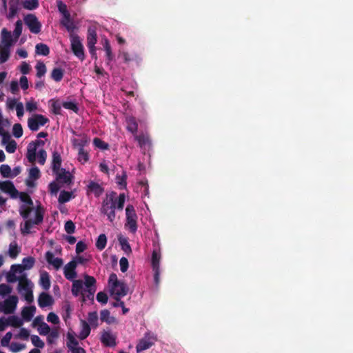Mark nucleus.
<instances>
[{"label":"nucleus","instance_id":"nucleus-1","mask_svg":"<svg viewBox=\"0 0 353 353\" xmlns=\"http://www.w3.org/2000/svg\"><path fill=\"white\" fill-rule=\"evenodd\" d=\"M19 194L21 201L28 205H21L19 210L21 217L26 220L23 226L21 227V232L23 235H26L31 233V228L34 225H39L43 222L45 211L43 208L39 205L35 209L34 219H29L30 214L33 210V201L26 192H21Z\"/></svg>","mask_w":353,"mask_h":353},{"label":"nucleus","instance_id":"nucleus-2","mask_svg":"<svg viewBox=\"0 0 353 353\" xmlns=\"http://www.w3.org/2000/svg\"><path fill=\"white\" fill-rule=\"evenodd\" d=\"M116 192L112 191L106 194L101 203L100 212L107 216L108 220L112 223L116 217L115 210H122L124 207L125 196L121 193L118 197Z\"/></svg>","mask_w":353,"mask_h":353},{"label":"nucleus","instance_id":"nucleus-3","mask_svg":"<svg viewBox=\"0 0 353 353\" xmlns=\"http://www.w3.org/2000/svg\"><path fill=\"white\" fill-rule=\"evenodd\" d=\"M126 222L125 228L132 233H135L137 230V214L134 207L132 205H128L125 208Z\"/></svg>","mask_w":353,"mask_h":353},{"label":"nucleus","instance_id":"nucleus-4","mask_svg":"<svg viewBox=\"0 0 353 353\" xmlns=\"http://www.w3.org/2000/svg\"><path fill=\"white\" fill-rule=\"evenodd\" d=\"M71 42V50L74 54L80 60L83 61L85 58L83 46L77 34L70 35Z\"/></svg>","mask_w":353,"mask_h":353},{"label":"nucleus","instance_id":"nucleus-5","mask_svg":"<svg viewBox=\"0 0 353 353\" xmlns=\"http://www.w3.org/2000/svg\"><path fill=\"white\" fill-rule=\"evenodd\" d=\"M49 122V119L45 116L35 114L28 119V126L30 130L37 131L40 126L45 125Z\"/></svg>","mask_w":353,"mask_h":353},{"label":"nucleus","instance_id":"nucleus-6","mask_svg":"<svg viewBox=\"0 0 353 353\" xmlns=\"http://www.w3.org/2000/svg\"><path fill=\"white\" fill-rule=\"evenodd\" d=\"M23 21L32 33L39 34L41 32V23L34 14H28Z\"/></svg>","mask_w":353,"mask_h":353},{"label":"nucleus","instance_id":"nucleus-7","mask_svg":"<svg viewBox=\"0 0 353 353\" xmlns=\"http://www.w3.org/2000/svg\"><path fill=\"white\" fill-rule=\"evenodd\" d=\"M18 297L16 295L10 296L3 302H1L2 312L4 314H12L16 310Z\"/></svg>","mask_w":353,"mask_h":353},{"label":"nucleus","instance_id":"nucleus-8","mask_svg":"<svg viewBox=\"0 0 353 353\" xmlns=\"http://www.w3.org/2000/svg\"><path fill=\"white\" fill-rule=\"evenodd\" d=\"M77 261L72 260L68 263L63 269V274L65 277L69 281H73L77 277V274L76 272Z\"/></svg>","mask_w":353,"mask_h":353},{"label":"nucleus","instance_id":"nucleus-9","mask_svg":"<svg viewBox=\"0 0 353 353\" xmlns=\"http://www.w3.org/2000/svg\"><path fill=\"white\" fill-rule=\"evenodd\" d=\"M53 173L56 174V180L59 183L68 185L72 183L74 176L70 173V172L66 171L65 169L62 168L59 170V171Z\"/></svg>","mask_w":353,"mask_h":353},{"label":"nucleus","instance_id":"nucleus-10","mask_svg":"<svg viewBox=\"0 0 353 353\" xmlns=\"http://www.w3.org/2000/svg\"><path fill=\"white\" fill-rule=\"evenodd\" d=\"M0 190L9 194L14 199L19 195L18 190L15 188L13 183L10 181H0Z\"/></svg>","mask_w":353,"mask_h":353},{"label":"nucleus","instance_id":"nucleus-11","mask_svg":"<svg viewBox=\"0 0 353 353\" xmlns=\"http://www.w3.org/2000/svg\"><path fill=\"white\" fill-rule=\"evenodd\" d=\"M32 283L31 281L27 278L26 274L20 276V279L17 287L18 292L23 294L24 292L32 290Z\"/></svg>","mask_w":353,"mask_h":353},{"label":"nucleus","instance_id":"nucleus-12","mask_svg":"<svg viewBox=\"0 0 353 353\" xmlns=\"http://www.w3.org/2000/svg\"><path fill=\"white\" fill-rule=\"evenodd\" d=\"M100 339L101 342L105 347H113L117 345L116 336L113 335L110 331H103L101 334Z\"/></svg>","mask_w":353,"mask_h":353},{"label":"nucleus","instance_id":"nucleus-13","mask_svg":"<svg viewBox=\"0 0 353 353\" xmlns=\"http://www.w3.org/2000/svg\"><path fill=\"white\" fill-rule=\"evenodd\" d=\"M60 24L65 28L70 35L75 34L74 31L77 28L74 21L71 19V15L67 16V18L62 17L60 20Z\"/></svg>","mask_w":353,"mask_h":353},{"label":"nucleus","instance_id":"nucleus-14","mask_svg":"<svg viewBox=\"0 0 353 353\" xmlns=\"http://www.w3.org/2000/svg\"><path fill=\"white\" fill-rule=\"evenodd\" d=\"M97 41V28L94 26H90L87 34V46L88 48H93Z\"/></svg>","mask_w":353,"mask_h":353},{"label":"nucleus","instance_id":"nucleus-15","mask_svg":"<svg viewBox=\"0 0 353 353\" xmlns=\"http://www.w3.org/2000/svg\"><path fill=\"white\" fill-rule=\"evenodd\" d=\"M110 292L115 296H124L128 293V287L124 283L119 282V284L111 288Z\"/></svg>","mask_w":353,"mask_h":353},{"label":"nucleus","instance_id":"nucleus-16","mask_svg":"<svg viewBox=\"0 0 353 353\" xmlns=\"http://www.w3.org/2000/svg\"><path fill=\"white\" fill-rule=\"evenodd\" d=\"M54 301L51 295L46 292H41L38 298V305L43 308L52 305Z\"/></svg>","mask_w":353,"mask_h":353},{"label":"nucleus","instance_id":"nucleus-17","mask_svg":"<svg viewBox=\"0 0 353 353\" xmlns=\"http://www.w3.org/2000/svg\"><path fill=\"white\" fill-rule=\"evenodd\" d=\"M88 190L92 192L97 197L101 196L104 192L103 188L93 181H91L88 185Z\"/></svg>","mask_w":353,"mask_h":353},{"label":"nucleus","instance_id":"nucleus-18","mask_svg":"<svg viewBox=\"0 0 353 353\" xmlns=\"http://www.w3.org/2000/svg\"><path fill=\"white\" fill-rule=\"evenodd\" d=\"M61 161L62 160L60 154L57 151L53 152L52 162V170L53 172H57L61 169Z\"/></svg>","mask_w":353,"mask_h":353},{"label":"nucleus","instance_id":"nucleus-19","mask_svg":"<svg viewBox=\"0 0 353 353\" xmlns=\"http://www.w3.org/2000/svg\"><path fill=\"white\" fill-rule=\"evenodd\" d=\"M37 147L34 143L30 142L27 147L26 157L30 163H34L36 161Z\"/></svg>","mask_w":353,"mask_h":353},{"label":"nucleus","instance_id":"nucleus-20","mask_svg":"<svg viewBox=\"0 0 353 353\" xmlns=\"http://www.w3.org/2000/svg\"><path fill=\"white\" fill-rule=\"evenodd\" d=\"M36 311V307L33 305L24 307L21 311V316L24 321H30Z\"/></svg>","mask_w":353,"mask_h":353},{"label":"nucleus","instance_id":"nucleus-21","mask_svg":"<svg viewBox=\"0 0 353 353\" xmlns=\"http://www.w3.org/2000/svg\"><path fill=\"white\" fill-rule=\"evenodd\" d=\"M2 43L3 46H8L10 48L13 43L11 32L6 28H3L1 30Z\"/></svg>","mask_w":353,"mask_h":353},{"label":"nucleus","instance_id":"nucleus-22","mask_svg":"<svg viewBox=\"0 0 353 353\" xmlns=\"http://www.w3.org/2000/svg\"><path fill=\"white\" fill-rule=\"evenodd\" d=\"M127 130L132 134H136L138 130V123L134 117H126Z\"/></svg>","mask_w":353,"mask_h":353},{"label":"nucleus","instance_id":"nucleus-23","mask_svg":"<svg viewBox=\"0 0 353 353\" xmlns=\"http://www.w3.org/2000/svg\"><path fill=\"white\" fill-rule=\"evenodd\" d=\"M83 283L81 280H73L71 292L74 296H78L80 293L83 292Z\"/></svg>","mask_w":353,"mask_h":353},{"label":"nucleus","instance_id":"nucleus-24","mask_svg":"<svg viewBox=\"0 0 353 353\" xmlns=\"http://www.w3.org/2000/svg\"><path fill=\"white\" fill-rule=\"evenodd\" d=\"M40 285L45 290H48L50 288V275L47 272H43L41 274Z\"/></svg>","mask_w":353,"mask_h":353},{"label":"nucleus","instance_id":"nucleus-25","mask_svg":"<svg viewBox=\"0 0 353 353\" xmlns=\"http://www.w3.org/2000/svg\"><path fill=\"white\" fill-rule=\"evenodd\" d=\"M64 75V70L61 68H54L51 72V78L56 82L62 80Z\"/></svg>","mask_w":353,"mask_h":353},{"label":"nucleus","instance_id":"nucleus-26","mask_svg":"<svg viewBox=\"0 0 353 353\" xmlns=\"http://www.w3.org/2000/svg\"><path fill=\"white\" fill-rule=\"evenodd\" d=\"M97 290V288H92L90 290H84L83 292H81V300L82 302H85L86 299L94 301V294Z\"/></svg>","mask_w":353,"mask_h":353},{"label":"nucleus","instance_id":"nucleus-27","mask_svg":"<svg viewBox=\"0 0 353 353\" xmlns=\"http://www.w3.org/2000/svg\"><path fill=\"white\" fill-rule=\"evenodd\" d=\"M103 46L106 52L108 63H109L110 61L113 60L114 56L112 53L110 42L106 38H104L103 39Z\"/></svg>","mask_w":353,"mask_h":353},{"label":"nucleus","instance_id":"nucleus-28","mask_svg":"<svg viewBox=\"0 0 353 353\" xmlns=\"http://www.w3.org/2000/svg\"><path fill=\"white\" fill-rule=\"evenodd\" d=\"M152 345V342L150 341L148 339L144 338L140 340L139 343L137 344L136 348L137 352H140L141 351H143L145 350L148 349Z\"/></svg>","mask_w":353,"mask_h":353},{"label":"nucleus","instance_id":"nucleus-29","mask_svg":"<svg viewBox=\"0 0 353 353\" xmlns=\"http://www.w3.org/2000/svg\"><path fill=\"white\" fill-rule=\"evenodd\" d=\"M49 103H51L50 110L54 114H61V104L59 100L51 99Z\"/></svg>","mask_w":353,"mask_h":353},{"label":"nucleus","instance_id":"nucleus-30","mask_svg":"<svg viewBox=\"0 0 353 353\" xmlns=\"http://www.w3.org/2000/svg\"><path fill=\"white\" fill-rule=\"evenodd\" d=\"M82 324V330L79 334V338L81 340H83L86 339L90 334V325L85 321L82 320L81 321Z\"/></svg>","mask_w":353,"mask_h":353},{"label":"nucleus","instance_id":"nucleus-31","mask_svg":"<svg viewBox=\"0 0 353 353\" xmlns=\"http://www.w3.org/2000/svg\"><path fill=\"white\" fill-rule=\"evenodd\" d=\"M8 325L14 327H20L23 325V321L17 316H10L8 319Z\"/></svg>","mask_w":353,"mask_h":353},{"label":"nucleus","instance_id":"nucleus-32","mask_svg":"<svg viewBox=\"0 0 353 353\" xmlns=\"http://www.w3.org/2000/svg\"><path fill=\"white\" fill-rule=\"evenodd\" d=\"M39 6V0H23V7L28 10H35Z\"/></svg>","mask_w":353,"mask_h":353},{"label":"nucleus","instance_id":"nucleus-33","mask_svg":"<svg viewBox=\"0 0 353 353\" xmlns=\"http://www.w3.org/2000/svg\"><path fill=\"white\" fill-rule=\"evenodd\" d=\"M89 139L86 135H83L81 139H74L72 143L74 146L78 147L79 148H84L89 143Z\"/></svg>","mask_w":353,"mask_h":353},{"label":"nucleus","instance_id":"nucleus-34","mask_svg":"<svg viewBox=\"0 0 353 353\" xmlns=\"http://www.w3.org/2000/svg\"><path fill=\"white\" fill-rule=\"evenodd\" d=\"M67 347L68 348L71 350H72V348H74L76 347H78L79 345V342L78 341L75 339V337L74 336V335L70 333V332H68L67 334Z\"/></svg>","mask_w":353,"mask_h":353},{"label":"nucleus","instance_id":"nucleus-35","mask_svg":"<svg viewBox=\"0 0 353 353\" xmlns=\"http://www.w3.org/2000/svg\"><path fill=\"white\" fill-rule=\"evenodd\" d=\"M36 53L38 54H41L43 56H47L50 54V48L49 47L44 43H38L35 47Z\"/></svg>","mask_w":353,"mask_h":353},{"label":"nucleus","instance_id":"nucleus-36","mask_svg":"<svg viewBox=\"0 0 353 353\" xmlns=\"http://www.w3.org/2000/svg\"><path fill=\"white\" fill-rule=\"evenodd\" d=\"M10 57V48L2 46L0 49V63L6 62Z\"/></svg>","mask_w":353,"mask_h":353},{"label":"nucleus","instance_id":"nucleus-37","mask_svg":"<svg viewBox=\"0 0 353 353\" xmlns=\"http://www.w3.org/2000/svg\"><path fill=\"white\" fill-rule=\"evenodd\" d=\"M106 243H107V237H106L105 234H100L98 236V239L96 242L97 248L99 250L101 251L105 248Z\"/></svg>","mask_w":353,"mask_h":353},{"label":"nucleus","instance_id":"nucleus-38","mask_svg":"<svg viewBox=\"0 0 353 353\" xmlns=\"http://www.w3.org/2000/svg\"><path fill=\"white\" fill-rule=\"evenodd\" d=\"M72 197V192L63 190L60 192L58 201L60 203L68 202Z\"/></svg>","mask_w":353,"mask_h":353},{"label":"nucleus","instance_id":"nucleus-39","mask_svg":"<svg viewBox=\"0 0 353 353\" xmlns=\"http://www.w3.org/2000/svg\"><path fill=\"white\" fill-rule=\"evenodd\" d=\"M23 29V23L21 20L19 19L15 23V28L13 31V35L14 37V40L17 41L22 33Z\"/></svg>","mask_w":353,"mask_h":353},{"label":"nucleus","instance_id":"nucleus-40","mask_svg":"<svg viewBox=\"0 0 353 353\" xmlns=\"http://www.w3.org/2000/svg\"><path fill=\"white\" fill-rule=\"evenodd\" d=\"M21 251L20 248L15 243H10L9 246V255L11 258L15 259Z\"/></svg>","mask_w":353,"mask_h":353},{"label":"nucleus","instance_id":"nucleus-41","mask_svg":"<svg viewBox=\"0 0 353 353\" xmlns=\"http://www.w3.org/2000/svg\"><path fill=\"white\" fill-rule=\"evenodd\" d=\"M84 279H85V285L86 287V289L85 290H90L92 288H97L96 287V279L92 276H89V275H85L84 276Z\"/></svg>","mask_w":353,"mask_h":353},{"label":"nucleus","instance_id":"nucleus-42","mask_svg":"<svg viewBox=\"0 0 353 353\" xmlns=\"http://www.w3.org/2000/svg\"><path fill=\"white\" fill-rule=\"evenodd\" d=\"M34 263H35L34 258H33L32 256H28V257L23 259L21 265H23L24 268L26 269V270H30L34 266Z\"/></svg>","mask_w":353,"mask_h":353},{"label":"nucleus","instance_id":"nucleus-43","mask_svg":"<svg viewBox=\"0 0 353 353\" xmlns=\"http://www.w3.org/2000/svg\"><path fill=\"white\" fill-rule=\"evenodd\" d=\"M88 324L93 326L97 327L98 325V314L97 312H90L88 317Z\"/></svg>","mask_w":353,"mask_h":353},{"label":"nucleus","instance_id":"nucleus-44","mask_svg":"<svg viewBox=\"0 0 353 353\" xmlns=\"http://www.w3.org/2000/svg\"><path fill=\"white\" fill-rule=\"evenodd\" d=\"M37 70V77L39 78L42 77L46 72V65L43 62H38L35 66Z\"/></svg>","mask_w":353,"mask_h":353},{"label":"nucleus","instance_id":"nucleus-45","mask_svg":"<svg viewBox=\"0 0 353 353\" xmlns=\"http://www.w3.org/2000/svg\"><path fill=\"white\" fill-rule=\"evenodd\" d=\"M93 144L95 147L103 150H108L109 148L108 143H105L98 137H96L93 139Z\"/></svg>","mask_w":353,"mask_h":353},{"label":"nucleus","instance_id":"nucleus-46","mask_svg":"<svg viewBox=\"0 0 353 353\" xmlns=\"http://www.w3.org/2000/svg\"><path fill=\"white\" fill-rule=\"evenodd\" d=\"M57 8L59 12L62 14V17H65V18H67V16L70 14L68 10L66 4L63 3L61 1H57Z\"/></svg>","mask_w":353,"mask_h":353},{"label":"nucleus","instance_id":"nucleus-47","mask_svg":"<svg viewBox=\"0 0 353 353\" xmlns=\"http://www.w3.org/2000/svg\"><path fill=\"white\" fill-rule=\"evenodd\" d=\"M78 159L83 163L89 160V154L86 151H85L84 148H79Z\"/></svg>","mask_w":353,"mask_h":353},{"label":"nucleus","instance_id":"nucleus-48","mask_svg":"<svg viewBox=\"0 0 353 353\" xmlns=\"http://www.w3.org/2000/svg\"><path fill=\"white\" fill-rule=\"evenodd\" d=\"M12 134L14 137L20 138L23 135V128L20 123H15L12 128Z\"/></svg>","mask_w":353,"mask_h":353},{"label":"nucleus","instance_id":"nucleus-49","mask_svg":"<svg viewBox=\"0 0 353 353\" xmlns=\"http://www.w3.org/2000/svg\"><path fill=\"white\" fill-rule=\"evenodd\" d=\"M31 341L38 348H43L45 345L44 342L37 335H32Z\"/></svg>","mask_w":353,"mask_h":353},{"label":"nucleus","instance_id":"nucleus-50","mask_svg":"<svg viewBox=\"0 0 353 353\" xmlns=\"http://www.w3.org/2000/svg\"><path fill=\"white\" fill-rule=\"evenodd\" d=\"M134 139L140 147L145 146L149 141L148 137L144 134L135 135Z\"/></svg>","mask_w":353,"mask_h":353},{"label":"nucleus","instance_id":"nucleus-51","mask_svg":"<svg viewBox=\"0 0 353 353\" xmlns=\"http://www.w3.org/2000/svg\"><path fill=\"white\" fill-rule=\"evenodd\" d=\"M0 173L3 177L8 178L10 176L11 168L8 165L3 164L0 166Z\"/></svg>","mask_w":353,"mask_h":353},{"label":"nucleus","instance_id":"nucleus-52","mask_svg":"<svg viewBox=\"0 0 353 353\" xmlns=\"http://www.w3.org/2000/svg\"><path fill=\"white\" fill-rule=\"evenodd\" d=\"M12 288L9 285L0 284V296H5L12 292Z\"/></svg>","mask_w":353,"mask_h":353},{"label":"nucleus","instance_id":"nucleus-53","mask_svg":"<svg viewBox=\"0 0 353 353\" xmlns=\"http://www.w3.org/2000/svg\"><path fill=\"white\" fill-rule=\"evenodd\" d=\"M62 105L64 108L68 110H71L75 113H77L79 111V108L77 105L72 101H65L62 103Z\"/></svg>","mask_w":353,"mask_h":353},{"label":"nucleus","instance_id":"nucleus-54","mask_svg":"<svg viewBox=\"0 0 353 353\" xmlns=\"http://www.w3.org/2000/svg\"><path fill=\"white\" fill-rule=\"evenodd\" d=\"M28 177L33 180H37L40 177V170L37 167H33L29 170Z\"/></svg>","mask_w":353,"mask_h":353},{"label":"nucleus","instance_id":"nucleus-55","mask_svg":"<svg viewBox=\"0 0 353 353\" xmlns=\"http://www.w3.org/2000/svg\"><path fill=\"white\" fill-rule=\"evenodd\" d=\"M64 228L68 234H73L75 231V225L72 221L69 220L65 222Z\"/></svg>","mask_w":353,"mask_h":353},{"label":"nucleus","instance_id":"nucleus-56","mask_svg":"<svg viewBox=\"0 0 353 353\" xmlns=\"http://www.w3.org/2000/svg\"><path fill=\"white\" fill-rule=\"evenodd\" d=\"M38 331L41 335H47L50 331V327L47 323L44 322L40 325Z\"/></svg>","mask_w":353,"mask_h":353},{"label":"nucleus","instance_id":"nucleus-57","mask_svg":"<svg viewBox=\"0 0 353 353\" xmlns=\"http://www.w3.org/2000/svg\"><path fill=\"white\" fill-rule=\"evenodd\" d=\"M97 300L101 304H106L108 300L107 294L104 292H98L97 294Z\"/></svg>","mask_w":353,"mask_h":353},{"label":"nucleus","instance_id":"nucleus-58","mask_svg":"<svg viewBox=\"0 0 353 353\" xmlns=\"http://www.w3.org/2000/svg\"><path fill=\"white\" fill-rule=\"evenodd\" d=\"M12 337V334L10 332H7L5 336L1 339V344L3 347H8L10 341Z\"/></svg>","mask_w":353,"mask_h":353},{"label":"nucleus","instance_id":"nucleus-59","mask_svg":"<svg viewBox=\"0 0 353 353\" xmlns=\"http://www.w3.org/2000/svg\"><path fill=\"white\" fill-rule=\"evenodd\" d=\"M17 143L14 140H11L6 145V150L8 153H14L17 149Z\"/></svg>","mask_w":353,"mask_h":353},{"label":"nucleus","instance_id":"nucleus-60","mask_svg":"<svg viewBox=\"0 0 353 353\" xmlns=\"http://www.w3.org/2000/svg\"><path fill=\"white\" fill-rule=\"evenodd\" d=\"M100 318L101 321H105L108 323H111V321L110 320V313L108 310H103L101 311Z\"/></svg>","mask_w":353,"mask_h":353},{"label":"nucleus","instance_id":"nucleus-61","mask_svg":"<svg viewBox=\"0 0 353 353\" xmlns=\"http://www.w3.org/2000/svg\"><path fill=\"white\" fill-rule=\"evenodd\" d=\"M19 279L20 276H17L16 274L11 270L6 274V280L8 283H14L17 281L19 282Z\"/></svg>","mask_w":353,"mask_h":353},{"label":"nucleus","instance_id":"nucleus-62","mask_svg":"<svg viewBox=\"0 0 353 353\" xmlns=\"http://www.w3.org/2000/svg\"><path fill=\"white\" fill-rule=\"evenodd\" d=\"M47 157V153L46 150L41 149L38 152V163L41 165H43L46 162Z\"/></svg>","mask_w":353,"mask_h":353},{"label":"nucleus","instance_id":"nucleus-63","mask_svg":"<svg viewBox=\"0 0 353 353\" xmlns=\"http://www.w3.org/2000/svg\"><path fill=\"white\" fill-rule=\"evenodd\" d=\"M59 337V331L57 329H53L50 331L48 336V341L49 343H52L53 340Z\"/></svg>","mask_w":353,"mask_h":353},{"label":"nucleus","instance_id":"nucleus-64","mask_svg":"<svg viewBox=\"0 0 353 353\" xmlns=\"http://www.w3.org/2000/svg\"><path fill=\"white\" fill-rule=\"evenodd\" d=\"M49 191L52 194H57L59 192L60 188L58 185V183L56 181L51 182L49 185Z\"/></svg>","mask_w":353,"mask_h":353}]
</instances>
